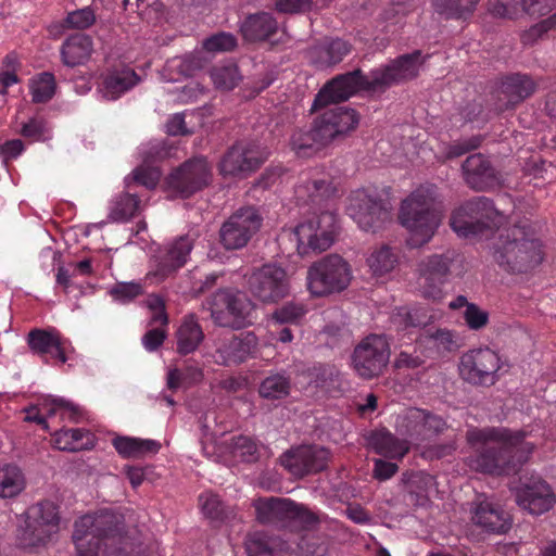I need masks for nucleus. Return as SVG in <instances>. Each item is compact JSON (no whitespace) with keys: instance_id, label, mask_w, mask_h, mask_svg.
Returning <instances> with one entry per match:
<instances>
[{"instance_id":"nucleus-61","label":"nucleus","mask_w":556,"mask_h":556,"mask_svg":"<svg viewBox=\"0 0 556 556\" xmlns=\"http://www.w3.org/2000/svg\"><path fill=\"white\" fill-rule=\"evenodd\" d=\"M430 338L434 341L435 346L443 351H453L459 346L455 333L447 329H438Z\"/></svg>"},{"instance_id":"nucleus-50","label":"nucleus","mask_w":556,"mask_h":556,"mask_svg":"<svg viewBox=\"0 0 556 556\" xmlns=\"http://www.w3.org/2000/svg\"><path fill=\"white\" fill-rule=\"evenodd\" d=\"M403 482L410 495L417 496V502L427 496L428 489L433 485V477L425 472H412L403 476Z\"/></svg>"},{"instance_id":"nucleus-27","label":"nucleus","mask_w":556,"mask_h":556,"mask_svg":"<svg viewBox=\"0 0 556 556\" xmlns=\"http://www.w3.org/2000/svg\"><path fill=\"white\" fill-rule=\"evenodd\" d=\"M464 178L475 190L483 191L498 185L500 179L490 161L482 154H472L463 164Z\"/></svg>"},{"instance_id":"nucleus-25","label":"nucleus","mask_w":556,"mask_h":556,"mask_svg":"<svg viewBox=\"0 0 556 556\" xmlns=\"http://www.w3.org/2000/svg\"><path fill=\"white\" fill-rule=\"evenodd\" d=\"M27 343L34 354L48 361L55 359L61 364L67 361L66 340L55 329H34L27 336Z\"/></svg>"},{"instance_id":"nucleus-30","label":"nucleus","mask_w":556,"mask_h":556,"mask_svg":"<svg viewBox=\"0 0 556 556\" xmlns=\"http://www.w3.org/2000/svg\"><path fill=\"white\" fill-rule=\"evenodd\" d=\"M175 337L178 354L188 355L195 352L204 340V332L198 317L194 314L184 316Z\"/></svg>"},{"instance_id":"nucleus-22","label":"nucleus","mask_w":556,"mask_h":556,"mask_svg":"<svg viewBox=\"0 0 556 556\" xmlns=\"http://www.w3.org/2000/svg\"><path fill=\"white\" fill-rule=\"evenodd\" d=\"M328 458V450L304 445L286 452L281 456V464L292 475L303 477L325 469Z\"/></svg>"},{"instance_id":"nucleus-12","label":"nucleus","mask_w":556,"mask_h":556,"mask_svg":"<svg viewBox=\"0 0 556 556\" xmlns=\"http://www.w3.org/2000/svg\"><path fill=\"white\" fill-rule=\"evenodd\" d=\"M501 368L498 354L489 348H479L464 353L459 359V375L475 386H492L498 380Z\"/></svg>"},{"instance_id":"nucleus-52","label":"nucleus","mask_w":556,"mask_h":556,"mask_svg":"<svg viewBox=\"0 0 556 556\" xmlns=\"http://www.w3.org/2000/svg\"><path fill=\"white\" fill-rule=\"evenodd\" d=\"M127 177L130 178L131 188L135 184H138L147 189H153L160 181L161 172L156 167L141 165L135 168Z\"/></svg>"},{"instance_id":"nucleus-24","label":"nucleus","mask_w":556,"mask_h":556,"mask_svg":"<svg viewBox=\"0 0 556 556\" xmlns=\"http://www.w3.org/2000/svg\"><path fill=\"white\" fill-rule=\"evenodd\" d=\"M215 345V362L218 365L229 366L247 361L254 352L257 345V339L251 332L240 336L227 333L219 337L216 340Z\"/></svg>"},{"instance_id":"nucleus-21","label":"nucleus","mask_w":556,"mask_h":556,"mask_svg":"<svg viewBox=\"0 0 556 556\" xmlns=\"http://www.w3.org/2000/svg\"><path fill=\"white\" fill-rule=\"evenodd\" d=\"M336 189L330 176L318 169L302 173L294 188V195L300 205H321Z\"/></svg>"},{"instance_id":"nucleus-58","label":"nucleus","mask_w":556,"mask_h":556,"mask_svg":"<svg viewBox=\"0 0 556 556\" xmlns=\"http://www.w3.org/2000/svg\"><path fill=\"white\" fill-rule=\"evenodd\" d=\"M464 319L469 329L479 330L486 326L489 314L486 311L472 303L467 305L464 312Z\"/></svg>"},{"instance_id":"nucleus-5","label":"nucleus","mask_w":556,"mask_h":556,"mask_svg":"<svg viewBox=\"0 0 556 556\" xmlns=\"http://www.w3.org/2000/svg\"><path fill=\"white\" fill-rule=\"evenodd\" d=\"M443 206L434 185H421L401 203L399 220L408 231V244L419 248L428 243L439 229Z\"/></svg>"},{"instance_id":"nucleus-31","label":"nucleus","mask_w":556,"mask_h":556,"mask_svg":"<svg viewBox=\"0 0 556 556\" xmlns=\"http://www.w3.org/2000/svg\"><path fill=\"white\" fill-rule=\"evenodd\" d=\"M140 81L137 73L129 67L114 70L105 74L99 92L106 100H116Z\"/></svg>"},{"instance_id":"nucleus-14","label":"nucleus","mask_w":556,"mask_h":556,"mask_svg":"<svg viewBox=\"0 0 556 556\" xmlns=\"http://www.w3.org/2000/svg\"><path fill=\"white\" fill-rule=\"evenodd\" d=\"M26 516V528L18 535L23 547L43 544L59 529V515L52 502L45 501L30 506Z\"/></svg>"},{"instance_id":"nucleus-47","label":"nucleus","mask_w":556,"mask_h":556,"mask_svg":"<svg viewBox=\"0 0 556 556\" xmlns=\"http://www.w3.org/2000/svg\"><path fill=\"white\" fill-rule=\"evenodd\" d=\"M210 77L217 89L231 90L241 80L238 66L233 63L215 65L210 71Z\"/></svg>"},{"instance_id":"nucleus-34","label":"nucleus","mask_w":556,"mask_h":556,"mask_svg":"<svg viewBox=\"0 0 556 556\" xmlns=\"http://www.w3.org/2000/svg\"><path fill=\"white\" fill-rule=\"evenodd\" d=\"M369 444L377 454L391 459H402L410 445L407 439L401 440L386 429L372 432Z\"/></svg>"},{"instance_id":"nucleus-16","label":"nucleus","mask_w":556,"mask_h":556,"mask_svg":"<svg viewBox=\"0 0 556 556\" xmlns=\"http://www.w3.org/2000/svg\"><path fill=\"white\" fill-rule=\"evenodd\" d=\"M261 225L262 217L254 207L239 208L222 225L220 243L227 250L241 249L260 230Z\"/></svg>"},{"instance_id":"nucleus-29","label":"nucleus","mask_w":556,"mask_h":556,"mask_svg":"<svg viewBox=\"0 0 556 556\" xmlns=\"http://www.w3.org/2000/svg\"><path fill=\"white\" fill-rule=\"evenodd\" d=\"M124 184L126 190L116 193L109 202L108 218L113 223H126L142 210L140 197L130 187V178L125 177Z\"/></svg>"},{"instance_id":"nucleus-36","label":"nucleus","mask_w":556,"mask_h":556,"mask_svg":"<svg viewBox=\"0 0 556 556\" xmlns=\"http://www.w3.org/2000/svg\"><path fill=\"white\" fill-rule=\"evenodd\" d=\"M116 452L124 458H139L154 455L161 448V443L152 439L117 437L112 442Z\"/></svg>"},{"instance_id":"nucleus-44","label":"nucleus","mask_w":556,"mask_h":556,"mask_svg":"<svg viewBox=\"0 0 556 556\" xmlns=\"http://www.w3.org/2000/svg\"><path fill=\"white\" fill-rule=\"evenodd\" d=\"M96 22V14L89 7L70 12L64 21L51 26L50 31L54 35L61 34L64 29H86Z\"/></svg>"},{"instance_id":"nucleus-54","label":"nucleus","mask_w":556,"mask_h":556,"mask_svg":"<svg viewBox=\"0 0 556 556\" xmlns=\"http://www.w3.org/2000/svg\"><path fill=\"white\" fill-rule=\"evenodd\" d=\"M523 0H489V12L496 17L514 18L522 12Z\"/></svg>"},{"instance_id":"nucleus-20","label":"nucleus","mask_w":556,"mask_h":556,"mask_svg":"<svg viewBox=\"0 0 556 556\" xmlns=\"http://www.w3.org/2000/svg\"><path fill=\"white\" fill-rule=\"evenodd\" d=\"M256 518L262 523H276L285 520L299 521L304 526L316 521L315 516L303 505L289 498H265L255 503Z\"/></svg>"},{"instance_id":"nucleus-45","label":"nucleus","mask_w":556,"mask_h":556,"mask_svg":"<svg viewBox=\"0 0 556 556\" xmlns=\"http://www.w3.org/2000/svg\"><path fill=\"white\" fill-rule=\"evenodd\" d=\"M480 0H432L434 11L452 18L470 15Z\"/></svg>"},{"instance_id":"nucleus-1","label":"nucleus","mask_w":556,"mask_h":556,"mask_svg":"<svg viewBox=\"0 0 556 556\" xmlns=\"http://www.w3.org/2000/svg\"><path fill=\"white\" fill-rule=\"evenodd\" d=\"M505 216L494 207L492 200L476 197L457 207L450 225L460 237H479L496 228L497 236L491 245L493 261L505 271L528 273L544 260L542 242L525 226L515 225L501 229Z\"/></svg>"},{"instance_id":"nucleus-40","label":"nucleus","mask_w":556,"mask_h":556,"mask_svg":"<svg viewBox=\"0 0 556 556\" xmlns=\"http://www.w3.org/2000/svg\"><path fill=\"white\" fill-rule=\"evenodd\" d=\"M350 52V45L342 39H334L330 42L316 47L313 50V61L320 68L332 66L342 61Z\"/></svg>"},{"instance_id":"nucleus-64","label":"nucleus","mask_w":556,"mask_h":556,"mask_svg":"<svg viewBox=\"0 0 556 556\" xmlns=\"http://www.w3.org/2000/svg\"><path fill=\"white\" fill-rule=\"evenodd\" d=\"M399 470L396 464L383 459H375L372 476L379 481H386L392 478Z\"/></svg>"},{"instance_id":"nucleus-6","label":"nucleus","mask_w":556,"mask_h":556,"mask_svg":"<svg viewBox=\"0 0 556 556\" xmlns=\"http://www.w3.org/2000/svg\"><path fill=\"white\" fill-rule=\"evenodd\" d=\"M465 271L464 257L456 251L431 254L417 265V283L426 299L440 300L442 287L450 276H460Z\"/></svg>"},{"instance_id":"nucleus-43","label":"nucleus","mask_w":556,"mask_h":556,"mask_svg":"<svg viewBox=\"0 0 556 556\" xmlns=\"http://www.w3.org/2000/svg\"><path fill=\"white\" fill-rule=\"evenodd\" d=\"M433 320V316L428 314L425 308H401L393 317V324L399 330H408L412 328L426 327Z\"/></svg>"},{"instance_id":"nucleus-32","label":"nucleus","mask_w":556,"mask_h":556,"mask_svg":"<svg viewBox=\"0 0 556 556\" xmlns=\"http://www.w3.org/2000/svg\"><path fill=\"white\" fill-rule=\"evenodd\" d=\"M93 52V42L86 34H74L66 38L61 48L64 65L74 67L85 64Z\"/></svg>"},{"instance_id":"nucleus-11","label":"nucleus","mask_w":556,"mask_h":556,"mask_svg":"<svg viewBox=\"0 0 556 556\" xmlns=\"http://www.w3.org/2000/svg\"><path fill=\"white\" fill-rule=\"evenodd\" d=\"M270 151L256 141H238L223 155L218 168L224 177L245 178L269 157Z\"/></svg>"},{"instance_id":"nucleus-60","label":"nucleus","mask_w":556,"mask_h":556,"mask_svg":"<svg viewBox=\"0 0 556 556\" xmlns=\"http://www.w3.org/2000/svg\"><path fill=\"white\" fill-rule=\"evenodd\" d=\"M199 502L204 515L210 518H218L222 513V502L218 495L205 492L200 495Z\"/></svg>"},{"instance_id":"nucleus-7","label":"nucleus","mask_w":556,"mask_h":556,"mask_svg":"<svg viewBox=\"0 0 556 556\" xmlns=\"http://www.w3.org/2000/svg\"><path fill=\"white\" fill-rule=\"evenodd\" d=\"M352 278L349 262L338 254H329L307 268L306 286L313 296L321 298L342 292Z\"/></svg>"},{"instance_id":"nucleus-18","label":"nucleus","mask_w":556,"mask_h":556,"mask_svg":"<svg viewBox=\"0 0 556 556\" xmlns=\"http://www.w3.org/2000/svg\"><path fill=\"white\" fill-rule=\"evenodd\" d=\"M447 425L446 421L421 408H409L400 422V432L407 438L409 444L420 445L441 434Z\"/></svg>"},{"instance_id":"nucleus-33","label":"nucleus","mask_w":556,"mask_h":556,"mask_svg":"<svg viewBox=\"0 0 556 556\" xmlns=\"http://www.w3.org/2000/svg\"><path fill=\"white\" fill-rule=\"evenodd\" d=\"M289 146L298 157L303 159L314 157L327 148L313 124L307 129H295L290 136Z\"/></svg>"},{"instance_id":"nucleus-41","label":"nucleus","mask_w":556,"mask_h":556,"mask_svg":"<svg viewBox=\"0 0 556 556\" xmlns=\"http://www.w3.org/2000/svg\"><path fill=\"white\" fill-rule=\"evenodd\" d=\"M291 381L283 374L266 377L258 387V394L267 400H281L290 394Z\"/></svg>"},{"instance_id":"nucleus-4","label":"nucleus","mask_w":556,"mask_h":556,"mask_svg":"<svg viewBox=\"0 0 556 556\" xmlns=\"http://www.w3.org/2000/svg\"><path fill=\"white\" fill-rule=\"evenodd\" d=\"M121 516L111 510L87 514L74 525L76 556H97L104 545V556H144L140 542L121 533Z\"/></svg>"},{"instance_id":"nucleus-8","label":"nucleus","mask_w":556,"mask_h":556,"mask_svg":"<svg viewBox=\"0 0 556 556\" xmlns=\"http://www.w3.org/2000/svg\"><path fill=\"white\" fill-rule=\"evenodd\" d=\"M338 218L333 212L324 211L294 227L288 237L295 242L299 255L328 250L334 242Z\"/></svg>"},{"instance_id":"nucleus-59","label":"nucleus","mask_w":556,"mask_h":556,"mask_svg":"<svg viewBox=\"0 0 556 556\" xmlns=\"http://www.w3.org/2000/svg\"><path fill=\"white\" fill-rule=\"evenodd\" d=\"M521 9L530 16H544L556 9V0H523Z\"/></svg>"},{"instance_id":"nucleus-55","label":"nucleus","mask_w":556,"mask_h":556,"mask_svg":"<svg viewBox=\"0 0 556 556\" xmlns=\"http://www.w3.org/2000/svg\"><path fill=\"white\" fill-rule=\"evenodd\" d=\"M21 134L34 141H46L51 138L48 124L42 118H31L22 127Z\"/></svg>"},{"instance_id":"nucleus-23","label":"nucleus","mask_w":556,"mask_h":556,"mask_svg":"<svg viewBox=\"0 0 556 556\" xmlns=\"http://www.w3.org/2000/svg\"><path fill=\"white\" fill-rule=\"evenodd\" d=\"M515 496L518 506L531 515H542L556 503L551 485L540 478L522 483L516 489Z\"/></svg>"},{"instance_id":"nucleus-63","label":"nucleus","mask_w":556,"mask_h":556,"mask_svg":"<svg viewBox=\"0 0 556 556\" xmlns=\"http://www.w3.org/2000/svg\"><path fill=\"white\" fill-rule=\"evenodd\" d=\"M166 336L164 329L154 328L144 333L141 342L148 352H154L164 343Z\"/></svg>"},{"instance_id":"nucleus-57","label":"nucleus","mask_w":556,"mask_h":556,"mask_svg":"<svg viewBox=\"0 0 556 556\" xmlns=\"http://www.w3.org/2000/svg\"><path fill=\"white\" fill-rule=\"evenodd\" d=\"M551 30H556V8L553 14L533 25L522 35V42L530 45L540 38L543 34Z\"/></svg>"},{"instance_id":"nucleus-53","label":"nucleus","mask_w":556,"mask_h":556,"mask_svg":"<svg viewBox=\"0 0 556 556\" xmlns=\"http://www.w3.org/2000/svg\"><path fill=\"white\" fill-rule=\"evenodd\" d=\"M114 301L128 303L143 293V287L140 282H117L109 291Z\"/></svg>"},{"instance_id":"nucleus-3","label":"nucleus","mask_w":556,"mask_h":556,"mask_svg":"<svg viewBox=\"0 0 556 556\" xmlns=\"http://www.w3.org/2000/svg\"><path fill=\"white\" fill-rule=\"evenodd\" d=\"M420 51H414L393 60L386 66L363 75L359 70L339 75L327 83L316 94L312 110L348 100L359 90L381 91L394 84L415 78L424 63Z\"/></svg>"},{"instance_id":"nucleus-38","label":"nucleus","mask_w":556,"mask_h":556,"mask_svg":"<svg viewBox=\"0 0 556 556\" xmlns=\"http://www.w3.org/2000/svg\"><path fill=\"white\" fill-rule=\"evenodd\" d=\"M26 486V478L17 465H0V498H13Z\"/></svg>"},{"instance_id":"nucleus-9","label":"nucleus","mask_w":556,"mask_h":556,"mask_svg":"<svg viewBox=\"0 0 556 556\" xmlns=\"http://www.w3.org/2000/svg\"><path fill=\"white\" fill-rule=\"evenodd\" d=\"M390 203L383 190L366 187L353 191L348 213L364 231H376L390 218Z\"/></svg>"},{"instance_id":"nucleus-2","label":"nucleus","mask_w":556,"mask_h":556,"mask_svg":"<svg viewBox=\"0 0 556 556\" xmlns=\"http://www.w3.org/2000/svg\"><path fill=\"white\" fill-rule=\"evenodd\" d=\"M526 432L504 427H471L466 439L473 454L467 458L470 469L490 475H508L528 460L535 445L525 440Z\"/></svg>"},{"instance_id":"nucleus-46","label":"nucleus","mask_w":556,"mask_h":556,"mask_svg":"<svg viewBox=\"0 0 556 556\" xmlns=\"http://www.w3.org/2000/svg\"><path fill=\"white\" fill-rule=\"evenodd\" d=\"M31 100L35 103H46L55 93L56 84L52 73L43 72L29 80Z\"/></svg>"},{"instance_id":"nucleus-51","label":"nucleus","mask_w":556,"mask_h":556,"mask_svg":"<svg viewBox=\"0 0 556 556\" xmlns=\"http://www.w3.org/2000/svg\"><path fill=\"white\" fill-rule=\"evenodd\" d=\"M305 314L306 308L303 304L287 303L273 313L271 323L277 326L295 324L300 321Z\"/></svg>"},{"instance_id":"nucleus-13","label":"nucleus","mask_w":556,"mask_h":556,"mask_svg":"<svg viewBox=\"0 0 556 556\" xmlns=\"http://www.w3.org/2000/svg\"><path fill=\"white\" fill-rule=\"evenodd\" d=\"M390 346L386 337L370 334L354 349L352 364L357 375L365 379L379 376L389 363Z\"/></svg>"},{"instance_id":"nucleus-26","label":"nucleus","mask_w":556,"mask_h":556,"mask_svg":"<svg viewBox=\"0 0 556 556\" xmlns=\"http://www.w3.org/2000/svg\"><path fill=\"white\" fill-rule=\"evenodd\" d=\"M471 518L475 525L491 533L503 534L511 527L510 515L490 500L477 502Z\"/></svg>"},{"instance_id":"nucleus-19","label":"nucleus","mask_w":556,"mask_h":556,"mask_svg":"<svg viewBox=\"0 0 556 556\" xmlns=\"http://www.w3.org/2000/svg\"><path fill=\"white\" fill-rule=\"evenodd\" d=\"M211 180V168L205 159L199 157L184 163L167 178V187L177 197L189 198Z\"/></svg>"},{"instance_id":"nucleus-10","label":"nucleus","mask_w":556,"mask_h":556,"mask_svg":"<svg viewBox=\"0 0 556 556\" xmlns=\"http://www.w3.org/2000/svg\"><path fill=\"white\" fill-rule=\"evenodd\" d=\"M255 305L238 290L220 289L210 302L211 317L222 327L242 328L252 323Z\"/></svg>"},{"instance_id":"nucleus-62","label":"nucleus","mask_w":556,"mask_h":556,"mask_svg":"<svg viewBox=\"0 0 556 556\" xmlns=\"http://www.w3.org/2000/svg\"><path fill=\"white\" fill-rule=\"evenodd\" d=\"M311 7L312 0H275V8L281 13H303Z\"/></svg>"},{"instance_id":"nucleus-37","label":"nucleus","mask_w":556,"mask_h":556,"mask_svg":"<svg viewBox=\"0 0 556 556\" xmlns=\"http://www.w3.org/2000/svg\"><path fill=\"white\" fill-rule=\"evenodd\" d=\"M53 444L60 451L77 452L93 446V435L85 429H61L53 434Z\"/></svg>"},{"instance_id":"nucleus-35","label":"nucleus","mask_w":556,"mask_h":556,"mask_svg":"<svg viewBox=\"0 0 556 556\" xmlns=\"http://www.w3.org/2000/svg\"><path fill=\"white\" fill-rule=\"evenodd\" d=\"M277 21L267 12L250 14L240 27L244 39L248 41L266 40L277 31Z\"/></svg>"},{"instance_id":"nucleus-39","label":"nucleus","mask_w":556,"mask_h":556,"mask_svg":"<svg viewBox=\"0 0 556 556\" xmlns=\"http://www.w3.org/2000/svg\"><path fill=\"white\" fill-rule=\"evenodd\" d=\"M536 88V84L528 75L514 74L507 76L501 86L502 93L510 104H516L530 97Z\"/></svg>"},{"instance_id":"nucleus-28","label":"nucleus","mask_w":556,"mask_h":556,"mask_svg":"<svg viewBox=\"0 0 556 556\" xmlns=\"http://www.w3.org/2000/svg\"><path fill=\"white\" fill-rule=\"evenodd\" d=\"M192 249L193 239L189 236H181L175 239L156 260L154 275L164 279L182 267L187 263Z\"/></svg>"},{"instance_id":"nucleus-42","label":"nucleus","mask_w":556,"mask_h":556,"mask_svg":"<svg viewBox=\"0 0 556 556\" xmlns=\"http://www.w3.org/2000/svg\"><path fill=\"white\" fill-rule=\"evenodd\" d=\"M397 262V254L388 245L375 249L367 258V265L376 276H382L392 271Z\"/></svg>"},{"instance_id":"nucleus-49","label":"nucleus","mask_w":556,"mask_h":556,"mask_svg":"<svg viewBox=\"0 0 556 556\" xmlns=\"http://www.w3.org/2000/svg\"><path fill=\"white\" fill-rule=\"evenodd\" d=\"M231 453L235 458L242 462H254L257 458L258 446L256 442L247 435H238L231 439Z\"/></svg>"},{"instance_id":"nucleus-56","label":"nucleus","mask_w":556,"mask_h":556,"mask_svg":"<svg viewBox=\"0 0 556 556\" xmlns=\"http://www.w3.org/2000/svg\"><path fill=\"white\" fill-rule=\"evenodd\" d=\"M237 45V40L233 35L229 33H219L206 38L203 42V47L210 52H222L232 50Z\"/></svg>"},{"instance_id":"nucleus-15","label":"nucleus","mask_w":556,"mask_h":556,"mask_svg":"<svg viewBox=\"0 0 556 556\" xmlns=\"http://www.w3.org/2000/svg\"><path fill=\"white\" fill-rule=\"evenodd\" d=\"M250 292L263 303H276L289 292L286 270L275 264H265L248 278Z\"/></svg>"},{"instance_id":"nucleus-48","label":"nucleus","mask_w":556,"mask_h":556,"mask_svg":"<svg viewBox=\"0 0 556 556\" xmlns=\"http://www.w3.org/2000/svg\"><path fill=\"white\" fill-rule=\"evenodd\" d=\"M279 543L263 533H254L245 542L248 556H282L277 549Z\"/></svg>"},{"instance_id":"nucleus-17","label":"nucleus","mask_w":556,"mask_h":556,"mask_svg":"<svg viewBox=\"0 0 556 556\" xmlns=\"http://www.w3.org/2000/svg\"><path fill=\"white\" fill-rule=\"evenodd\" d=\"M312 124L328 148L331 143L345 138L357 128L359 115L354 109L334 106L317 115Z\"/></svg>"}]
</instances>
